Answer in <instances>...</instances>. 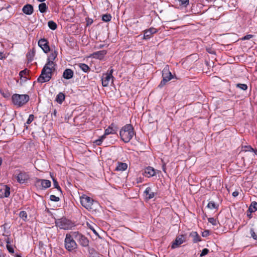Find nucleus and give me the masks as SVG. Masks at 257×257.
Returning a JSON list of instances; mask_svg holds the SVG:
<instances>
[{
  "label": "nucleus",
  "mask_w": 257,
  "mask_h": 257,
  "mask_svg": "<svg viewBox=\"0 0 257 257\" xmlns=\"http://www.w3.org/2000/svg\"><path fill=\"white\" fill-rule=\"evenodd\" d=\"M57 56V53L56 51L50 54L48 58V62L44 66L41 71V74L37 79L38 82L42 83L48 82L51 79L52 71L55 69V64L53 61Z\"/></svg>",
  "instance_id": "nucleus-1"
},
{
  "label": "nucleus",
  "mask_w": 257,
  "mask_h": 257,
  "mask_svg": "<svg viewBox=\"0 0 257 257\" xmlns=\"http://www.w3.org/2000/svg\"><path fill=\"white\" fill-rule=\"evenodd\" d=\"M134 135V128L131 124L125 125L119 132L121 139L125 143L129 142Z\"/></svg>",
  "instance_id": "nucleus-2"
},
{
  "label": "nucleus",
  "mask_w": 257,
  "mask_h": 257,
  "mask_svg": "<svg viewBox=\"0 0 257 257\" xmlns=\"http://www.w3.org/2000/svg\"><path fill=\"white\" fill-rule=\"evenodd\" d=\"M75 233V231H73L66 234L64 245L65 248L69 251H72L77 248V244L73 236Z\"/></svg>",
  "instance_id": "nucleus-3"
},
{
  "label": "nucleus",
  "mask_w": 257,
  "mask_h": 257,
  "mask_svg": "<svg viewBox=\"0 0 257 257\" xmlns=\"http://www.w3.org/2000/svg\"><path fill=\"white\" fill-rule=\"evenodd\" d=\"M80 199L81 204L87 209L89 210H94L96 209L95 207L98 203L96 201H94L93 199L90 197L86 195H83L80 197Z\"/></svg>",
  "instance_id": "nucleus-4"
},
{
  "label": "nucleus",
  "mask_w": 257,
  "mask_h": 257,
  "mask_svg": "<svg viewBox=\"0 0 257 257\" xmlns=\"http://www.w3.org/2000/svg\"><path fill=\"white\" fill-rule=\"evenodd\" d=\"M13 103L19 107L25 104L30 99L27 94H14L12 97Z\"/></svg>",
  "instance_id": "nucleus-5"
},
{
  "label": "nucleus",
  "mask_w": 257,
  "mask_h": 257,
  "mask_svg": "<svg viewBox=\"0 0 257 257\" xmlns=\"http://www.w3.org/2000/svg\"><path fill=\"white\" fill-rule=\"evenodd\" d=\"M55 222L56 226L61 229L68 230L71 229L74 226V224L65 217L56 219Z\"/></svg>",
  "instance_id": "nucleus-6"
},
{
  "label": "nucleus",
  "mask_w": 257,
  "mask_h": 257,
  "mask_svg": "<svg viewBox=\"0 0 257 257\" xmlns=\"http://www.w3.org/2000/svg\"><path fill=\"white\" fill-rule=\"evenodd\" d=\"M14 176L20 184L25 183L30 179L28 172L20 170H17L15 172Z\"/></svg>",
  "instance_id": "nucleus-7"
},
{
  "label": "nucleus",
  "mask_w": 257,
  "mask_h": 257,
  "mask_svg": "<svg viewBox=\"0 0 257 257\" xmlns=\"http://www.w3.org/2000/svg\"><path fill=\"white\" fill-rule=\"evenodd\" d=\"M74 234H75L73 235L75 239L78 241L81 245L84 247H87L89 245V240L86 237L78 231H75Z\"/></svg>",
  "instance_id": "nucleus-8"
},
{
  "label": "nucleus",
  "mask_w": 257,
  "mask_h": 257,
  "mask_svg": "<svg viewBox=\"0 0 257 257\" xmlns=\"http://www.w3.org/2000/svg\"><path fill=\"white\" fill-rule=\"evenodd\" d=\"M36 186L41 189H46L51 186V181L48 180L37 178Z\"/></svg>",
  "instance_id": "nucleus-9"
},
{
  "label": "nucleus",
  "mask_w": 257,
  "mask_h": 257,
  "mask_svg": "<svg viewBox=\"0 0 257 257\" xmlns=\"http://www.w3.org/2000/svg\"><path fill=\"white\" fill-rule=\"evenodd\" d=\"M48 44V41L44 38L41 39L38 41L39 46L42 48L45 53L50 51V47Z\"/></svg>",
  "instance_id": "nucleus-10"
},
{
  "label": "nucleus",
  "mask_w": 257,
  "mask_h": 257,
  "mask_svg": "<svg viewBox=\"0 0 257 257\" xmlns=\"http://www.w3.org/2000/svg\"><path fill=\"white\" fill-rule=\"evenodd\" d=\"M185 240V236L184 235H180L176 237L175 240L172 243V248L178 247L180 244L183 243Z\"/></svg>",
  "instance_id": "nucleus-11"
},
{
  "label": "nucleus",
  "mask_w": 257,
  "mask_h": 257,
  "mask_svg": "<svg viewBox=\"0 0 257 257\" xmlns=\"http://www.w3.org/2000/svg\"><path fill=\"white\" fill-rule=\"evenodd\" d=\"M10 194V188L7 185L0 186V198L8 197Z\"/></svg>",
  "instance_id": "nucleus-12"
},
{
  "label": "nucleus",
  "mask_w": 257,
  "mask_h": 257,
  "mask_svg": "<svg viewBox=\"0 0 257 257\" xmlns=\"http://www.w3.org/2000/svg\"><path fill=\"white\" fill-rule=\"evenodd\" d=\"M158 30L156 28L151 27L149 29L146 30L144 31V37L143 39L148 40L150 39L153 35L157 33Z\"/></svg>",
  "instance_id": "nucleus-13"
},
{
  "label": "nucleus",
  "mask_w": 257,
  "mask_h": 257,
  "mask_svg": "<svg viewBox=\"0 0 257 257\" xmlns=\"http://www.w3.org/2000/svg\"><path fill=\"white\" fill-rule=\"evenodd\" d=\"M117 131V127L112 123L106 129H105L103 136L106 137V136L109 134H115Z\"/></svg>",
  "instance_id": "nucleus-14"
},
{
  "label": "nucleus",
  "mask_w": 257,
  "mask_h": 257,
  "mask_svg": "<svg viewBox=\"0 0 257 257\" xmlns=\"http://www.w3.org/2000/svg\"><path fill=\"white\" fill-rule=\"evenodd\" d=\"M113 81V77H111L107 74H103L101 78L102 85L103 87H107L108 86L110 81Z\"/></svg>",
  "instance_id": "nucleus-15"
},
{
  "label": "nucleus",
  "mask_w": 257,
  "mask_h": 257,
  "mask_svg": "<svg viewBox=\"0 0 257 257\" xmlns=\"http://www.w3.org/2000/svg\"><path fill=\"white\" fill-rule=\"evenodd\" d=\"M107 51L106 50H101L93 53L91 54V57L93 58L102 60L103 59Z\"/></svg>",
  "instance_id": "nucleus-16"
},
{
  "label": "nucleus",
  "mask_w": 257,
  "mask_h": 257,
  "mask_svg": "<svg viewBox=\"0 0 257 257\" xmlns=\"http://www.w3.org/2000/svg\"><path fill=\"white\" fill-rule=\"evenodd\" d=\"M22 11L25 14L31 15L34 12L33 7L30 4H27L23 7Z\"/></svg>",
  "instance_id": "nucleus-17"
},
{
  "label": "nucleus",
  "mask_w": 257,
  "mask_h": 257,
  "mask_svg": "<svg viewBox=\"0 0 257 257\" xmlns=\"http://www.w3.org/2000/svg\"><path fill=\"white\" fill-rule=\"evenodd\" d=\"M162 77L164 79H166L167 81H170L172 78V75L169 71V69L165 67L162 71Z\"/></svg>",
  "instance_id": "nucleus-18"
},
{
  "label": "nucleus",
  "mask_w": 257,
  "mask_h": 257,
  "mask_svg": "<svg viewBox=\"0 0 257 257\" xmlns=\"http://www.w3.org/2000/svg\"><path fill=\"white\" fill-rule=\"evenodd\" d=\"M74 72L71 69H66L63 73V77L66 79H70L73 77Z\"/></svg>",
  "instance_id": "nucleus-19"
},
{
  "label": "nucleus",
  "mask_w": 257,
  "mask_h": 257,
  "mask_svg": "<svg viewBox=\"0 0 257 257\" xmlns=\"http://www.w3.org/2000/svg\"><path fill=\"white\" fill-rule=\"evenodd\" d=\"M144 173L146 176L150 177L155 176L156 174V172L153 168L151 167H148L145 169Z\"/></svg>",
  "instance_id": "nucleus-20"
},
{
  "label": "nucleus",
  "mask_w": 257,
  "mask_h": 257,
  "mask_svg": "<svg viewBox=\"0 0 257 257\" xmlns=\"http://www.w3.org/2000/svg\"><path fill=\"white\" fill-rule=\"evenodd\" d=\"M127 168V165L125 163L118 162L115 170L117 171H125Z\"/></svg>",
  "instance_id": "nucleus-21"
},
{
  "label": "nucleus",
  "mask_w": 257,
  "mask_h": 257,
  "mask_svg": "<svg viewBox=\"0 0 257 257\" xmlns=\"http://www.w3.org/2000/svg\"><path fill=\"white\" fill-rule=\"evenodd\" d=\"M190 236L193 238L194 243L201 241V238L197 232L193 231L190 233Z\"/></svg>",
  "instance_id": "nucleus-22"
},
{
  "label": "nucleus",
  "mask_w": 257,
  "mask_h": 257,
  "mask_svg": "<svg viewBox=\"0 0 257 257\" xmlns=\"http://www.w3.org/2000/svg\"><path fill=\"white\" fill-rule=\"evenodd\" d=\"M65 95L62 92H59L56 96L55 100L59 104H62L65 100Z\"/></svg>",
  "instance_id": "nucleus-23"
},
{
  "label": "nucleus",
  "mask_w": 257,
  "mask_h": 257,
  "mask_svg": "<svg viewBox=\"0 0 257 257\" xmlns=\"http://www.w3.org/2000/svg\"><path fill=\"white\" fill-rule=\"evenodd\" d=\"M145 193L146 194L147 198L150 199L154 198L155 196V193L152 191V189L150 187L146 189Z\"/></svg>",
  "instance_id": "nucleus-24"
},
{
  "label": "nucleus",
  "mask_w": 257,
  "mask_h": 257,
  "mask_svg": "<svg viewBox=\"0 0 257 257\" xmlns=\"http://www.w3.org/2000/svg\"><path fill=\"white\" fill-rule=\"evenodd\" d=\"M257 210V202H252L250 205L247 211H249L250 213L254 212Z\"/></svg>",
  "instance_id": "nucleus-25"
},
{
  "label": "nucleus",
  "mask_w": 257,
  "mask_h": 257,
  "mask_svg": "<svg viewBox=\"0 0 257 257\" xmlns=\"http://www.w3.org/2000/svg\"><path fill=\"white\" fill-rule=\"evenodd\" d=\"M78 66L84 72H88L90 70L89 67L84 63H79Z\"/></svg>",
  "instance_id": "nucleus-26"
},
{
  "label": "nucleus",
  "mask_w": 257,
  "mask_h": 257,
  "mask_svg": "<svg viewBox=\"0 0 257 257\" xmlns=\"http://www.w3.org/2000/svg\"><path fill=\"white\" fill-rule=\"evenodd\" d=\"M48 9V7L44 3H42L39 5V10L41 13H44L46 12Z\"/></svg>",
  "instance_id": "nucleus-27"
},
{
  "label": "nucleus",
  "mask_w": 257,
  "mask_h": 257,
  "mask_svg": "<svg viewBox=\"0 0 257 257\" xmlns=\"http://www.w3.org/2000/svg\"><path fill=\"white\" fill-rule=\"evenodd\" d=\"M50 175L52 179L53 182V185H54V187L56 188V189H57V190L60 192V193L61 194H62V192L60 186L59 185V184H58L57 181L51 174H50Z\"/></svg>",
  "instance_id": "nucleus-28"
},
{
  "label": "nucleus",
  "mask_w": 257,
  "mask_h": 257,
  "mask_svg": "<svg viewBox=\"0 0 257 257\" xmlns=\"http://www.w3.org/2000/svg\"><path fill=\"white\" fill-rule=\"evenodd\" d=\"M175 2L184 7H186L189 4V0H175Z\"/></svg>",
  "instance_id": "nucleus-29"
},
{
  "label": "nucleus",
  "mask_w": 257,
  "mask_h": 257,
  "mask_svg": "<svg viewBox=\"0 0 257 257\" xmlns=\"http://www.w3.org/2000/svg\"><path fill=\"white\" fill-rule=\"evenodd\" d=\"M218 206H219L217 204L215 203L214 201H210L207 205V207L210 209H217L218 208Z\"/></svg>",
  "instance_id": "nucleus-30"
},
{
  "label": "nucleus",
  "mask_w": 257,
  "mask_h": 257,
  "mask_svg": "<svg viewBox=\"0 0 257 257\" xmlns=\"http://www.w3.org/2000/svg\"><path fill=\"white\" fill-rule=\"evenodd\" d=\"M19 217L24 221H27L28 220L27 213L25 211H21L19 213Z\"/></svg>",
  "instance_id": "nucleus-31"
},
{
  "label": "nucleus",
  "mask_w": 257,
  "mask_h": 257,
  "mask_svg": "<svg viewBox=\"0 0 257 257\" xmlns=\"http://www.w3.org/2000/svg\"><path fill=\"white\" fill-rule=\"evenodd\" d=\"M48 26L49 28L52 30H55L57 28V25L56 23L53 21H49L48 22Z\"/></svg>",
  "instance_id": "nucleus-32"
},
{
  "label": "nucleus",
  "mask_w": 257,
  "mask_h": 257,
  "mask_svg": "<svg viewBox=\"0 0 257 257\" xmlns=\"http://www.w3.org/2000/svg\"><path fill=\"white\" fill-rule=\"evenodd\" d=\"M34 52L33 51H30L27 54V57L28 61H32L34 56Z\"/></svg>",
  "instance_id": "nucleus-33"
},
{
  "label": "nucleus",
  "mask_w": 257,
  "mask_h": 257,
  "mask_svg": "<svg viewBox=\"0 0 257 257\" xmlns=\"http://www.w3.org/2000/svg\"><path fill=\"white\" fill-rule=\"evenodd\" d=\"M111 16L110 14H105L102 16V20L103 21L107 22L111 20Z\"/></svg>",
  "instance_id": "nucleus-34"
},
{
  "label": "nucleus",
  "mask_w": 257,
  "mask_h": 257,
  "mask_svg": "<svg viewBox=\"0 0 257 257\" xmlns=\"http://www.w3.org/2000/svg\"><path fill=\"white\" fill-rule=\"evenodd\" d=\"M208 221L209 223H210L213 225H217L218 223H219L218 221H217L215 218L213 217H209L208 218Z\"/></svg>",
  "instance_id": "nucleus-35"
},
{
  "label": "nucleus",
  "mask_w": 257,
  "mask_h": 257,
  "mask_svg": "<svg viewBox=\"0 0 257 257\" xmlns=\"http://www.w3.org/2000/svg\"><path fill=\"white\" fill-rule=\"evenodd\" d=\"M236 87L239 88V89L243 90H246L247 89V86L245 84H236Z\"/></svg>",
  "instance_id": "nucleus-36"
},
{
  "label": "nucleus",
  "mask_w": 257,
  "mask_h": 257,
  "mask_svg": "<svg viewBox=\"0 0 257 257\" xmlns=\"http://www.w3.org/2000/svg\"><path fill=\"white\" fill-rule=\"evenodd\" d=\"M105 138L104 136L102 135L101 137H100V138L97 140L95 141V144L99 146L101 144L102 141Z\"/></svg>",
  "instance_id": "nucleus-37"
},
{
  "label": "nucleus",
  "mask_w": 257,
  "mask_h": 257,
  "mask_svg": "<svg viewBox=\"0 0 257 257\" xmlns=\"http://www.w3.org/2000/svg\"><path fill=\"white\" fill-rule=\"evenodd\" d=\"M50 199L52 201L58 202L60 200L59 197H57L54 195H51L50 196Z\"/></svg>",
  "instance_id": "nucleus-38"
},
{
  "label": "nucleus",
  "mask_w": 257,
  "mask_h": 257,
  "mask_svg": "<svg viewBox=\"0 0 257 257\" xmlns=\"http://www.w3.org/2000/svg\"><path fill=\"white\" fill-rule=\"evenodd\" d=\"M34 115L33 114L29 115V118L27 119L26 123L28 124H30L34 120Z\"/></svg>",
  "instance_id": "nucleus-39"
},
{
  "label": "nucleus",
  "mask_w": 257,
  "mask_h": 257,
  "mask_svg": "<svg viewBox=\"0 0 257 257\" xmlns=\"http://www.w3.org/2000/svg\"><path fill=\"white\" fill-rule=\"evenodd\" d=\"M29 73V71L27 69H25L22 71H21L20 72V77L22 78V77L24 76V75H27V74H28Z\"/></svg>",
  "instance_id": "nucleus-40"
},
{
  "label": "nucleus",
  "mask_w": 257,
  "mask_h": 257,
  "mask_svg": "<svg viewBox=\"0 0 257 257\" xmlns=\"http://www.w3.org/2000/svg\"><path fill=\"white\" fill-rule=\"evenodd\" d=\"M242 148H244V149H245V150H242L243 151L252 152V151H254V149L250 146H244L242 147Z\"/></svg>",
  "instance_id": "nucleus-41"
},
{
  "label": "nucleus",
  "mask_w": 257,
  "mask_h": 257,
  "mask_svg": "<svg viewBox=\"0 0 257 257\" xmlns=\"http://www.w3.org/2000/svg\"><path fill=\"white\" fill-rule=\"evenodd\" d=\"M6 247L10 253H14V249L13 248V246L11 244L7 245Z\"/></svg>",
  "instance_id": "nucleus-42"
},
{
  "label": "nucleus",
  "mask_w": 257,
  "mask_h": 257,
  "mask_svg": "<svg viewBox=\"0 0 257 257\" xmlns=\"http://www.w3.org/2000/svg\"><path fill=\"white\" fill-rule=\"evenodd\" d=\"M1 94L5 98H9L11 94L8 91H1Z\"/></svg>",
  "instance_id": "nucleus-43"
},
{
  "label": "nucleus",
  "mask_w": 257,
  "mask_h": 257,
  "mask_svg": "<svg viewBox=\"0 0 257 257\" xmlns=\"http://www.w3.org/2000/svg\"><path fill=\"white\" fill-rule=\"evenodd\" d=\"M167 82H168V81H167L166 79L163 78V80L161 81L158 87L159 88H162L166 84Z\"/></svg>",
  "instance_id": "nucleus-44"
},
{
  "label": "nucleus",
  "mask_w": 257,
  "mask_h": 257,
  "mask_svg": "<svg viewBox=\"0 0 257 257\" xmlns=\"http://www.w3.org/2000/svg\"><path fill=\"white\" fill-rule=\"evenodd\" d=\"M250 234L251 237L255 240H257V234L255 233L253 229L252 228L250 229Z\"/></svg>",
  "instance_id": "nucleus-45"
},
{
  "label": "nucleus",
  "mask_w": 257,
  "mask_h": 257,
  "mask_svg": "<svg viewBox=\"0 0 257 257\" xmlns=\"http://www.w3.org/2000/svg\"><path fill=\"white\" fill-rule=\"evenodd\" d=\"M208 252H209V249H207V248H204L202 250V251L200 256V257L204 256V255H206Z\"/></svg>",
  "instance_id": "nucleus-46"
},
{
  "label": "nucleus",
  "mask_w": 257,
  "mask_h": 257,
  "mask_svg": "<svg viewBox=\"0 0 257 257\" xmlns=\"http://www.w3.org/2000/svg\"><path fill=\"white\" fill-rule=\"evenodd\" d=\"M253 37V35H251V34L247 35L244 36L243 37H242L241 38V40H249L250 39L252 38Z\"/></svg>",
  "instance_id": "nucleus-47"
},
{
  "label": "nucleus",
  "mask_w": 257,
  "mask_h": 257,
  "mask_svg": "<svg viewBox=\"0 0 257 257\" xmlns=\"http://www.w3.org/2000/svg\"><path fill=\"white\" fill-rule=\"evenodd\" d=\"M113 72V69L112 68H110V69H109L108 70L107 72L105 74L108 75H109L111 77H113V76H112Z\"/></svg>",
  "instance_id": "nucleus-48"
},
{
  "label": "nucleus",
  "mask_w": 257,
  "mask_h": 257,
  "mask_svg": "<svg viewBox=\"0 0 257 257\" xmlns=\"http://www.w3.org/2000/svg\"><path fill=\"white\" fill-rule=\"evenodd\" d=\"M209 234V231L208 230H205L202 233V235L203 237H207Z\"/></svg>",
  "instance_id": "nucleus-49"
},
{
  "label": "nucleus",
  "mask_w": 257,
  "mask_h": 257,
  "mask_svg": "<svg viewBox=\"0 0 257 257\" xmlns=\"http://www.w3.org/2000/svg\"><path fill=\"white\" fill-rule=\"evenodd\" d=\"M89 228L93 232V233L96 235H98V233L97 232H96V231L94 229V228L91 226H89Z\"/></svg>",
  "instance_id": "nucleus-50"
},
{
  "label": "nucleus",
  "mask_w": 257,
  "mask_h": 257,
  "mask_svg": "<svg viewBox=\"0 0 257 257\" xmlns=\"http://www.w3.org/2000/svg\"><path fill=\"white\" fill-rule=\"evenodd\" d=\"M57 110L56 109H54L52 113V115H53L55 117H56L57 116Z\"/></svg>",
  "instance_id": "nucleus-51"
},
{
  "label": "nucleus",
  "mask_w": 257,
  "mask_h": 257,
  "mask_svg": "<svg viewBox=\"0 0 257 257\" xmlns=\"http://www.w3.org/2000/svg\"><path fill=\"white\" fill-rule=\"evenodd\" d=\"M4 58H5V54L2 52H0V59L2 60Z\"/></svg>",
  "instance_id": "nucleus-52"
},
{
  "label": "nucleus",
  "mask_w": 257,
  "mask_h": 257,
  "mask_svg": "<svg viewBox=\"0 0 257 257\" xmlns=\"http://www.w3.org/2000/svg\"><path fill=\"white\" fill-rule=\"evenodd\" d=\"M238 195V192L237 191H234L233 193H232V196L234 197L237 196Z\"/></svg>",
  "instance_id": "nucleus-53"
},
{
  "label": "nucleus",
  "mask_w": 257,
  "mask_h": 257,
  "mask_svg": "<svg viewBox=\"0 0 257 257\" xmlns=\"http://www.w3.org/2000/svg\"><path fill=\"white\" fill-rule=\"evenodd\" d=\"M6 241L7 245L11 244V241H10V238L8 237L6 239Z\"/></svg>",
  "instance_id": "nucleus-54"
},
{
  "label": "nucleus",
  "mask_w": 257,
  "mask_h": 257,
  "mask_svg": "<svg viewBox=\"0 0 257 257\" xmlns=\"http://www.w3.org/2000/svg\"><path fill=\"white\" fill-rule=\"evenodd\" d=\"M207 52L210 54H214V51L212 50L211 49H207Z\"/></svg>",
  "instance_id": "nucleus-55"
},
{
  "label": "nucleus",
  "mask_w": 257,
  "mask_h": 257,
  "mask_svg": "<svg viewBox=\"0 0 257 257\" xmlns=\"http://www.w3.org/2000/svg\"><path fill=\"white\" fill-rule=\"evenodd\" d=\"M252 152H253L255 153V154L257 155V150L254 149V151H252Z\"/></svg>",
  "instance_id": "nucleus-56"
},
{
  "label": "nucleus",
  "mask_w": 257,
  "mask_h": 257,
  "mask_svg": "<svg viewBox=\"0 0 257 257\" xmlns=\"http://www.w3.org/2000/svg\"><path fill=\"white\" fill-rule=\"evenodd\" d=\"M37 1L38 2H42H42H44V1H45L46 0H37Z\"/></svg>",
  "instance_id": "nucleus-57"
},
{
  "label": "nucleus",
  "mask_w": 257,
  "mask_h": 257,
  "mask_svg": "<svg viewBox=\"0 0 257 257\" xmlns=\"http://www.w3.org/2000/svg\"><path fill=\"white\" fill-rule=\"evenodd\" d=\"M2 159L0 158V166L2 165Z\"/></svg>",
  "instance_id": "nucleus-58"
},
{
  "label": "nucleus",
  "mask_w": 257,
  "mask_h": 257,
  "mask_svg": "<svg viewBox=\"0 0 257 257\" xmlns=\"http://www.w3.org/2000/svg\"><path fill=\"white\" fill-rule=\"evenodd\" d=\"M0 257H5V256L2 253H0Z\"/></svg>",
  "instance_id": "nucleus-59"
},
{
  "label": "nucleus",
  "mask_w": 257,
  "mask_h": 257,
  "mask_svg": "<svg viewBox=\"0 0 257 257\" xmlns=\"http://www.w3.org/2000/svg\"><path fill=\"white\" fill-rule=\"evenodd\" d=\"M16 257H22V256L20 255H19V254H17L16 255Z\"/></svg>",
  "instance_id": "nucleus-60"
},
{
  "label": "nucleus",
  "mask_w": 257,
  "mask_h": 257,
  "mask_svg": "<svg viewBox=\"0 0 257 257\" xmlns=\"http://www.w3.org/2000/svg\"><path fill=\"white\" fill-rule=\"evenodd\" d=\"M103 47V45H100L99 46V48H102Z\"/></svg>",
  "instance_id": "nucleus-61"
},
{
  "label": "nucleus",
  "mask_w": 257,
  "mask_h": 257,
  "mask_svg": "<svg viewBox=\"0 0 257 257\" xmlns=\"http://www.w3.org/2000/svg\"><path fill=\"white\" fill-rule=\"evenodd\" d=\"M2 9H1V8H0V11L2 10Z\"/></svg>",
  "instance_id": "nucleus-62"
}]
</instances>
